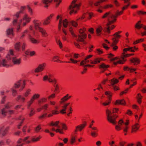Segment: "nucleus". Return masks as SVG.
<instances>
[{"instance_id":"nucleus-1","label":"nucleus","mask_w":146,"mask_h":146,"mask_svg":"<svg viewBox=\"0 0 146 146\" xmlns=\"http://www.w3.org/2000/svg\"><path fill=\"white\" fill-rule=\"evenodd\" d=\"M116 17V15L113 14L110 11L106 13L102 16V18H106L108 21L104 29V31L108 33H110V30L112 29L115 27L114 25L111 26L110 25L115 21Z\"/></svg>"},{"instance_id":"nucleus-2","label":"nucleus","mask_w":146,"mask_h":146,"mask_svg":"<svg viewBox=\"0 0 146 146\" xmlns=\"http://www.w3.org/2000/svg\"><path fill=\"white\" fill-rule=\"evenodd\" d=\"M31 18L29 17L27 13L24 14L23 18L17 21L16 19H14L13 24L14 25H17V30L19 31L20 29V25L21 23L23 26H25L27 23H29L31 20Z\"/></svg>"},{"instance_id":"nucleus-3","label":"nucleus","mask_w":146,"mask_h":146,"mask_svg":"<svg viewBox=\"0 0 146 146\" xmlns=\"http://www.w3.org/2000/svg\"><path fill=\"white\" fill-rule=\"evenodd\" d=\"M72 27H70L69 29V30L70 33L73 37L75 38L77 42H83L84 44H86V43L84 41L83 39L86 38V35L84 33V31H86V29L85 28L83 29H81L79 31L80 33L78 36H76L73 32L72 31Z\"/></svg>"},{"instance_id":"nucleus-4","label":"nucleus","mask_w":146,"mask_h":146,"mask_svg":"<svg viewBox=\"0 0 146 146\" xmlns=\"http://www.w3.org/2000/svg\"><path fill=\"white\" fill-rule=\"evenodd\" d=\"M33 23L35 29L40 32L43 36L46 37L47 36L46 31L40 27L41 23L38 20L35 19L33 21Z\"/></svg>"},{"instance_id":"nucleus-5","label":"nucleus","mask_w":146,"mask_h":146,"mask_svg":"<svg viewBox=\"0 0 146 146\" xmlns=\"http://www.w3.org/2000/svg\"><path fill=\"white\" fill-rule=\"evenodd\" d=\"M7 58L8 60H12V62L15 65H19L21 63V59L17 58L13 55V51L10 50L7 56Z\"/></svg>"},{"instance_id":"nucleus-6","label":"nucleus","mask_w":146,"mask_h":146,"mask_svg":"<svg viewBox=\"0 0 146 146\" xmlns=\"http://www.w3.org/2000/svg\"><path fill=\"white\" fill-rule=\"evenodd\" d=\"M77 0H74L71 5L69 6V10L70 11V14H71L73 13H76L77 11L79 9L80 5L76 3Z\"/></svg>"},{"instance_id":"nucleus-7","label":"nucleus","mask_w":146,"mask_h":146,"mask_svg":"<svg viewBox=\"0 0 146 146\" xmlns=\"http://www.w3.org/2000/svg\"><path fill=\"white\" fill-rule=\"evenodd\" d=\"M106 114L108 120L114 124H115L116 123L115 119L117 117V116L114 115L113 116H112L111 111L108 109L106 110Z\"/></svg>"},{"instance_id":"nucleus-8","label":"nucleus","mask_w":146,"mask_h":146,"mask_svg":"<svg viewBox=\"0 0 146 146\" xmlns=\"http://www.w3.org/2000/svg\"><path fill=\"white\" fill-rule=\"evenodd\" d=\"M9 102L6 104L5 106V108L1 110V113L3 115L5 116L7 112L9 114H13L14 113V111L13 110H10L8 111L6 109H9L11 107V106L9 105Z\"/></svg>"},{"instance_id":"nucleus-9","label":"nucleus","mask_w":146,"mask_h":146,"mask_svg":"<svg viewBox=\"0 0 146 146\" xmlns=\"http://www.w3.org/2000/svg\"><path fill=\"white\" fill-rule=\"evenodd\" d=\"M123 123L124 124L126 125L125 127L123 128V131L124 132H126L128 128V127L126 126L128 124L129 122H127L125 123H124L122 119L120 120L118 122L119 125H116L115 129L117 130H119L121 129V128L120 127V126H121Z\"/></svg>"},{"instance_id":"nucleus-10","label":"nucleus","mask_w":146,"mask_h":146,"mask_svg":"<svg viewBox=\"0 0 146 146\" xmlns=\"http://www.w3.org/2000/svg\"><path fill=\"white\" fill-rule=\"evenodd\" d=\"M52 0H42V2L44 5V7H48L50 4ZM54 2L56 3V7L59 5L61 1V0H54Z\"/></svg>"},{"instance_id":"nucleus-11","label":"nucleus","mask_w":146,"mask_h":146,"mask_svg":"<svg viewBox=\"0 0 146 146\" xmlns=\"http://www.w3.org/2000/svg\"><path fill=\"white\" fill-rule=\"evenodd\" d=\"M105 94L107 96L108 100H107L105 102L102 103V104L104 106H106L109 105L110 103L111 97L112 96V94L110 91H106L105 92Z\"/></svg>"},{"instance_id":"nucleus-12","label":"nucleus","mask_w":146,"mask_h":146,"mask_svg":"<svg viewBox=\"0 0 146 146\" xmlns=\"http://www.w3.org/2000/svg\"><path fill=\"white\" fill-rule=\"evenodd\" d=\"M110 60L111 61H116V62H113V64L115 65H116L117 64H123L125 61L123 58L122 59H121L117 57H115L111 58Z\"/></svg>"},{"instance_id":"nucleus-13","label":"nucleus","mask_w":146,"mask_h":146,"mask_svg":"<svg viewBox=\"0 0 146 146\" xmlns=\"http://www.w3.org/2000/svg\"><path fill=\"white\" fill-rule=\"evenodd\" d=\"M29 137L28 136L26 137H25L24 138V139H20L17 141V145L16 146H22L24 144V143H21L22 141H24L25 142V143H31V141H27V140L29 138Z\"/></svg>"},{"instance_id":"nucleus-14","label":"nucleus","mask_w":146,"mask_h":146,"mask_svg":"<svg viewBox=\"0 0 146 146\" xmlns=\"http://www.w3.org/2000/svg\"><path fill=\"white\" fill-rule=\"evenodd\" d=\"M43 80L44 81L48 80L49 82L52 83L54 84H56V80L55 79H53L51 78L50 74H49L48 76L47 75L44 76L43 78Z\"/></svg>"},{"instance_id":"nucleus-15","label":"nucleus","mask_w":146,"mask_h":146,"mask_svg":"<svg viewBox=\"0 0 146 146\" xmlns=\"http://www.w3.org/2000/svg\"><path fill=\"white\" fill-rule=\"evenodd\" d=\"M45 66L46 64L45 63L40 64L35 69V72H38L42 71L44 69Z\"/></svg>"},{"instance_id":"nucleus-16","label":"nucleus","mask_w":146,"mask_h":146,"mask_svg":"<svg viewBox=\"0 0 146 146\" xmlns=\"http://www.w3.org/2000/svg\"><path fill=\"white\" fill-rule=\"evenodd\" d=\"M110 81L111 84L114 90H119V88L114 85L115 84L117 83L118 82V80L115 78H113Z\"/></svg>"},{"instance_id":"nucleus-17","label":"nucleus","mask_w":146,"mask_h":146,"mask_svg":"<svg viewBox=\"0 0 146 146\" xmlns=\"http://www.w3.org/2000/svg\"><path fill=\"white\" fill-rule=\"evenodd\" d=\"M6 33L9 37L12 38L14 35L12 28H9L7 29L6 31Z\"/></svg>"},{"instance_id":"nucleus-18","label":"nucleus","mask_w":146,"mask_h":146,"mask_svg":"<svg viewBox=\"0 0 146 146\" xmlns=\"http://www.w3.org/2000/svg\"><path fill=\"white\" fill-rule=\"evenodd\" d=\"M113 42L110 45L112 47L113 49L114 50H116L118 48L117 46L115 45V44L117 42L118 40L117 39L113 38L112 39Z\"/></svg>"},{"instance_id":"nucleus-19","label":"nucleus","mask_w":146,"mask_h":146,"mask_svg":"<svg viewBox=\"0 0 146 146\" xmlns=\"http://www.w3.org/2000/svg\"><path fill=\"white\" fill-rule=\"evenodd\" d=\"M89 62V61L88 60V59H86V58H85L84 60L82 61L80 63V65L84 67L87 66L90 67H93L94 66L93 65H91L90 64L85 65V64L88 63Z\"/></svg>"},{"instance_id":"nucleus-20","label":"nucleus","mask_w":146,"mask_h":146,"mask_svg":"<svg viewBox=\"0 0 146 146\" xmlns=\"http://www.w3.org/2000/svg\"><path fill=\"white\" fill-rule=\"evenodd\" d=\"M9 127H7L5 128H2L0 129V135L3 137L7 133L9 129Z\"/></svg>"},{"instance_id":"nucleus-21","label":"nucleus","mask_w":146,"mask_h":146,"mask_svg":"<svg viewBox=\"0 0 146 146\" xmlns=\"http://www.w3.org/2000/svg\"><path fill=\"white\" fill-rule=\"evenodd\" d=\"M62 22L63 25L64 27H66L68 25V22L66 19H65L63 21H62V18H61L60 19L59 25H61L62 23Z\"/></svg>"},{"instance_id":"nucleus-22","label":"nucleus","mask_w":146,"mask_h":146,"mask_svg":"<svg viewBox=\"0 0 146 146\" xmlns=\"http://www.w3.org/2000/svg\"><path fill=\"white\" fill-rule=\"evenodd\" d=\"M102 60V59L101 58H95L93 60H91L90 61V64H96L98 63H100Z\"/></svg>"},{"instance_id":"nucleus-23","label":"nucleus","mask_w":146,"mask_h":146,"mask_svg":"<svg viewBox=\"0 0 146 146\" xmlns=\"http://www.w3.org/2000/svg\"><path fill=\"white\" fill-rule=\"evenodd\" d=\"M109 66L108 65H106L104 63H102L99 66L100 68L102 70V72H104L109 67Z\"/></svg>"},{"instance_id":"nucleus-24","label":"nucleus","mask_w":146,"mask_h":146,"mask_svg":"<svg viewBox=\"0 0 146 146\" xmlns=\"http://www.w3.org/2000/svg\"><path fill=\"white\" fill-rule=\"evenodd\" d=\"M125 104V101L123 99L121 100H116L115 103V105H123Z\"/></svg>"},{"instance_id":"nucleus-25","label":"nucleus","mask_w":146,"mask_h":146,"mask_svg":"<svg viewBox=\"0 0 146 146\" xmlns=\"http://www.w3.org/2000/svg\"><path fill=\"white\" fill-rule=\"evenodd\" d=\"M134 50H137V48L135 47H128L127 48L124 49L123 51L124 52H126L127 51H130L132 52H134Z\"/></svg>"},{"instance_id":"nucleus-26","label":"nucleus","mask_w":146,"mask_h":146,"mask_svg":"<svg viewBox=\"0 0 146 146\" xmlns=\"http://www.w3.org/2000/svg\"><path fill=\"white\" fill-rule=\"evenodd\" d=\"M29 38L31 42L33 44H36L39 42L37 40L32 37L30 35H29Z\"/></svg>"},{"instance_id":"nucleus-27","label":"nucleus","mask_w":146,"mask_h":146,"mask_svg":"<svg viewBox=\"0 0 146 146\" xmlns=\"http://www.w3.org/2000/svg\"><path fill=\"white\" fill-rule=\"evenodd\" d=\"M68 94H67L63 98H61V101L60 102V103L62 104L66 101L67 100L69 99V98H68Z\"/></svg>"},{"instance_id":"nucleus-28","label":"nucleus","mask_w":146,"mask_h":146,"mask_svg":"<svg viewBox=\"0 0 146 146\" xmlns=\"http://www.w3.org/2000/svg\"><path fill=\"white\" fill-rule=\"evenodd\" d=\"M130 61L131 62L133 63L134 65L139 63V59L136 58H133Z\"/></svg>"},{"instance_id":"nucleus-29","label":"nucleus","mask_w":146,"mask_h":146,"mask_svg":"<svg viewBox=\"0 0 146 146\" xmlns=\"http://www.w3.org/2000/svg\"><path fill=\"white\" fill-rule=\"evenodd\" d=\"M51 130L52 131H55L56 132H59L61 134H63V133L62 131V129L57 128L56 129H55L54 127L51 129Z\"/></svg>"},{"instance_id":"nucleus-30","label":"nucleus","mask_w":146,"mask_h":146,"mask_svg":"<svg viewBox=\"0 0 146 146\" xmlns=\"http://www.w3.org/2000/svg\"><path fill=\"white\" fill-rule=\"evenodd\" d=\"M140 21H139L135 25V27L138 29H139L141 27H143L142 24H140Z\"/></svg>"},{"instance_id":"nucleus-31","label":"nucleus","mask_w":146,"mask_h":146,"mask_svg":"<svg viewBox=\"0 0 146 146\" xmlns=\"http://www.w3.org/2000/svg\"><path fill=\"white\" fill-rule=\"evenodd\" d=\"M40 96V95L39 94H35L33 95L31 98L34 101L35 100L39 98Z\"/></svg>"},{"instance_id":"nucleus-32","label":"nucleus","mask_w":146,"mask_h":146,"mask_svg":"<svg viewBox=\"0 0 146 146\" xmlns=\"http://www.w3.org/2000/svg\"><path fill=\"white\" fill-rule=\"evenodd\" d=\"M41 137L40 136L36 137H33L32 138L31 141L33 142H37L39 141Z\"/></svg>"},{"instance_id":"nucleus-33","label":"nucleus","mask_w":146,"mask_h":146,"mask_svg":"<svg viewBox=\"0 0 146 146\" xmlns=\"http://www.w3.org/2000/svg\"><path fill=\"white\" fill-rule=\"evenodd\" d=\"M15 48L17 51H19L20 48V43L19 42L17 43L15 45Z\"/></svg>"},{"instance_id":"nucleus-34","label":"nucleus","mask_w":146,"mask_h":146,"mask_svg":"<svg viewBox=\"0 0 146 146\" xmlns=\"http://www.w3.org/2000/svg\"><path fill=\"white\" fill-rule=\"evenodd\" d=\"M138 124L136 123L135 125L132 127V131H136L139 128V126L138 125Z\"/></svg>"},{"instance_id":"nucleus-35","label":"nucleus","mask_w":146,"mask_h":146,"mask_svg":"<svg viewBox=\"0 0 146 146\" xmlns=\"http://www.w3.org/2000/svg\"><path fill=\"white\" fill-rule=\"evenodd\" d=\"M102 30V28L100 26H99L98 28L96 29V33L98 36L100 35V33Z\"/></svg>"},{"instance_id":"nucleus-36","label":"nucleus","mask_w":146,"mask_h":146,"mask_svg":"<svg viewBox=\"0 0 146 146\" xmlns=\"http://www.w3.org/2000/svg\"><path fill=\"white\" fill-rule=\"evenodd\" d=\"M67 106H65L64 105L62 107V109L60 111V112L62 114H64L66 113L65 111L67 108Z\"/></svg>"},{"instance_id":"nucleus-37","label":"nucleus","mask_w":146,"mask_h":146,"mask_svg":"<svg viewBox=\"0 0 146 146\" xmlns=\"http://www.w3.org/2000/svg\"><path fill=\"white\" fill-rule=\"evenodd\" d=\"M62 30V32L65 35H62V38L63 40H65L66 39V37L65 35H66L67 33H66L64 29H63Z\"/></svg>"},{"instance_id":"nucleus-38","label":"nucleus","mask_w":146,"mask_h":146,"mask_svg":"<svg viewBox=\"0 0 146 146\" xmlns=\"http://www.w3.org/2000/svg\"><path fill=\"white\" fill-rule=\"evenodd\" d=\"M27 8L28 12L31 15H32L33 14V12L32 8L29 5L27 6Z\"/></svg>"},{"instance_id":"nucleus-39","label":"nucleus","mask_w":146,"mask_h":146,"mask_svg":"<svg viewBox=\"0 0 146 146\" xmlns=\"http://www.w3.org/2000/svg\"><path fill=\"white\" fill-rule=\"evenodd\" d=\"M19 119L21 120V121L20 122V124L17 126V128L18 129H20V127L21 126L22 123L23 122V121L24 119L21 116L19 117Z\"/></svg>"},{"instance_id":"nucleus-40","label":"nucleus","mask_w":146,"mask_h":146,"mask_svg":"<svg viewBox=\"0 0 146 146\" xmlns=\"http://www.w3.org/2000/svg\"><path fill=\"white\" fill-rule=\"evenodd\" d=\"M76 137L75 136H72L70 140V143L71 144H72L75 142L76 140Z\"/></svg>"},{"instance_id":"nucleus-41","label":"nucleus","mask_w":146,"mask_h":146,"mask_svg":"<svg viewBox=\"0 0 146 146\" xmlns=\"http://www.w3.org/2000/svg\"><path fill=\"white\" fill-rule=\"evenodd\" d=\"M124 70H129L131 72H133L136 70V69L134 68H129L128 67H124Z\"/></svg>"},{"instance_id":"nucleus-42","label":"nucleus","mask_w":146,"mask_h":146,"mask_svg":"<svg viewBox=\"0 0 146 146\" xmlns=\"http://www.w3.org/2000/svg\"><path fill=\"white\" fill-rule=\"evenodd\" d=\"M137 101L139 104L141 103V100L142 98V97L141 96L140 94H137Z\"/></svg>"},{"instance_id":"nucleus-43","label":"nucleus","mask_w":146,"mask_h":146,"mask_svg":"<svg viewBox=\"0 0 146 146\" xmlns=\"http://www.w3.org/2000/svg\"><path fill=\"white\" fill-rule=\"evenodd\" d=\"M31 91V90L29 89H27L26 92L24 94V96L25 97H27L30 94V92Z\"/></svg>"},{"instance_id":"nucleus-44","label":"nucleus","mask_w":146,"mask_h":146,"mask_svg":"<svg viewBox=\"0 0 146 146\" xmlns=\"http://www.w3.org/2000/svg\"><path fill=\"white\" fill-rule=\"evenodd\" d=\"M50 17H48L43 22V24L45 25H46L50 23Z\"/></svg>"},{"instance_id":"nucleus-45","label":"nucleus","mask_w":146,"mask_h":146,"mask_svg":"<svg viewBox=\"0 0 146 146\" xmlns=\"http://www.w3.org/2000/svg\"><path fill=\"white\" fill-rule=\"evenodd\" d=\"M11 91L12 95L15 96L17 94V91L16 90L14 89L13 88H11Z\"/></svg>"},{"instance_id":"nucleus-46","label":"nucleus","mask_w":146,"mask_h":146,"mask_svg":"<svg viewBox=\"0 0 146 146\" xmlns=\"http://www.w3.org/2000/svg\"><path fill=\"white\" fill-rule=\"evenodd\" d=\"M6 62L5 59H3L1 62V64L4 66H8V65L6 64Z\"/></svg>"},{"instance_id":"nucleus-47","label":"nucleus","mask_w":146,"mask_h":146,"mask_svg":"<svg viewBox=\"0 0 146 146\" xmlns=\"http://www.w3.org/2000/svg\"><path fill=\"white\" fill-rule=\"evenodd\" d=\"M121 32V31H119L118 32L114 34V35L115 36V38L116 39L117 38H119L120 36L118 35L119 33H120Z\"/></svg>"},{"instance_id":"nucleus-48","label":"nucleus","mask_w":146,"mask_h":146,"mask_svg":"<svg viewBox=\"0 0 146 146\" xmlns=\"http://www.w3.org/2000/svg\"><path fill=\"white\" fill-rule=\"evenodd\" d=\"M20 80L17 83H15L14 85V87L15 88H19L20 86Z\"/></svg>"},{"instance_id":"nucleus-49","label":"nucleus","mask_w":146,"mask_h":146,"mask_svg":"<svg viewBox=\"0 0 146 146\" xmlns=\"http://www.w3.org/2000/svg\"><path fill=\"white\" fill-rule=\"evenodd\" d=\"M91 135L92 137H95L98 135V134L95 131H92L91 133Z\"/></svg>"},{"instance_id":"nucleus-50","label":"nucleus","mask_w":146,"mask_h":146,"mask_svg":"<svg viewBox=\"0 0 146 146\" xmlns=\"http://www.w3.org/2000/svg\"><path fill=\"white\" fill-rule=\"evenodd\" d=\"M56 41L57 43L59 45L60 48H61L62 47V43L60 40L56 39Z\"/></svg>"},{"instance_id":"nucleus-51","label":"nucleus","mask_w":146,"mask_h":146,"mask_svg":"<svg viewBox=\"0 0 146 146\" xmlns=\"http://www.w3.org/2000/svg\"><path fill=\"white\" fill-rule=\"evenodd\" d=\"M112 1L116 6H119L120 4L117 0H112Z\"/></svg>"},{"instance_id":"nucleus-52","label":"nucleus","mask_w":146,"mask_h":146,"mask_svg":"<svg viewBox=\"0 0 146 146\" xmlns=\"http://www.w3.org/2000/svg\"><path fill=\"white\" fill-rule=\"evenodd\" d=\"M58 57L57 56H54L53 58V59L54 60V62H58L60 61V62H62L60 61V60L58 58Z\"/></svg>"},{"instance_id":"nucleus-53","label":"nucleus","mask_w":146,"mask_h":146,"mask_svg":"<svg viewBox=\"0 0 146 146\" xmlns=\"http://www.w3.org/2000/svg\"><path fill=\"white\" fill-rule=\"evenodd\" d=\"M35 111H34V109H31V110L30 113H29V115L30 117L32 116L35 113Z\"/></svg>"},{"instance_id":"nucleus-54","label":"nucleus","mask_w":146,"mask_h":146,"mask_svg":"<svg viewBox=\"0 0 146 146\" xmlns=\"http://www.w3.org/2000/svg\"><path fill=\"white\" fill-rule=\"evenodd\" d=\"M133 54H125L124 52L123 53V56L124 57H126L129 56H130L133 55Z\"/></svg>"},{"instance_id":"nucleus-55","label":"nucleus","mask_w":146,"mask_h":146,"mask_svg":"<svg viewBox=\"0 0 146 146\" xmlns=\"http://www.w3.org/2000/svg\"><path fill=\"white\" fill-rule=\"evenodd\" d=\"M70 23L74 27H76L77 25V23L74 21H71Z\"/></svg>"},{"instance_id":"nucleus-56","label":"nucleus","mask_w":146,"mask_h":146,"mask_svg":"<svg viewBox=\"0 0 146 146\" xmlns=\"http://www.w3.org/2000/svg\"><path fill=\"white\" fill-rule=\"evenodd\" d=\"M59 123V121H57L54 123V125L55 126L57 127L58 128L60 129V126L58 125V124Z\"/></svg>"},{"instance_id":"nucleus-57","label":"nucleus","mask_w":146,"mask_h":146,"mask_svg":"<svg viewBox=\"0 0 146 146\" xmlns=\"http://www.w3.org/2000/svg\"><path fill=\"white\" fill-rule=\"evenodd\" d=\"M143 41V39H140L134 42V44H135L139 42H142Z\"/></svg>"},{"instance_id":"nucleus-58","label":"nucleus","mask_w":146,"mask_h":146,"mask_svg":"<svg viewBox=\"0 0 146 146\" xmlns=\"http://www.w3.org/2000/svg\"><path fill=\"white\" fill-rule=\"evenodd\" d=\"M34 102V101L31 98L30 101L28 102V104H29V106H31V104L33 102Z\"/></svg>"},{"instance_id":"nucleus-59","label":"nucleus","mask_w":146,"mask_h":146,"mask_svg":"<svg viewBox=\"0 0 146 146\" xmlns=\"http://www.w3.org/2000/svg\"><path fill=\"white\" fill-rule=\"evenodd\" d=\"M60 125L62 126V129H66V127L65 124L62 123H61Z\"/></svg>"},{"instance_id":"nucleus-60","label":"nucleus","mask_w":146,"mask_h":146,"mask_svg":"<svg viewBox=\"0 0 146 146\" xmlns=\"http://www.w3.org/2000/svg\"><path fill=\"white\" fill-rule=\"evenodd\" d=\"M102 142L100 141H98L96 142V145L97 146H100Z\"/></svg>"},{"instance_id":"nucleus-61","label":"nucleus","mask_w":146,"mask_h":146,"mask_svg":"<svg viewBox=\"0 0 146 146\" xmlns=\"http://www.w3.org/2000/svg\"><path fill=\"white\" fill-rule=\"evenodd\" d=\"M35 52L34 51H30L29 55L31 56H33L35 55Z\"/></svg>"},{"instance_id":"nucleus-62","label":"nucleus","mask_w":146,"mask_h":146,"mask_svg":"<svg viewBox=\"0 0 146 146\" xmlns=\"http://www.w3.org/2000/svg\"><path fill=\"white\" fill-rule=\"evenodd\" d=\"M46 100H47V99L46 98H43L41 99V101H39V102L40 103L41 102H45L46 101Z\"/></svg>"},{"instance_id":"nucleus-63","label":"nucleus","mask_w":146,"mask_h":146,"mask_svg":"<svg viewBox=\"0 0 146 146\" xmlns=\"http://www.w3.org/2000/svg\"><path fill=\"white\" fill-rule=\"evenodd\" d=\"M126 143V142L124 141H122L119 142V144L120 146H124Z\"/></svg>"},{"instance_id":"nucleus-64","label":"nucleus","mask_w":146,"mask_h":146,"mask_svg":"<svg viewBox=\"0 0 146 146\" xmlns=\"http://www.w3.org/2000/svg\"><path fill=\"white\" fill-rule=\"evenodd\" d=\"M40 125H38L37 127H36L35 129V131L36 132H38L41 129V128L40 127Z\"/></svg>"}]
</instances>
